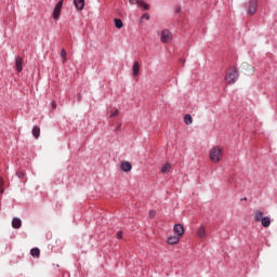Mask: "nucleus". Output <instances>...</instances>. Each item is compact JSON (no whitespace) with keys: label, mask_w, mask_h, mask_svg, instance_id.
Returning a JSON list of instances; mask_svg holds the SVG:
<instances>
[{"label":"nucleus","mask_w":277,"mask_h":277,"mask_svg":"<svg viewBox=\"0 0 277 277\" xmlns=\"http://www.w3.org/2000/svg\"><path fill=\"white\" fill-rule=\"evenodd\" d=\"M239 80V70L234 66L233 69L225 75V81L228 85H235Z\"/></svg>","instance_id":"nucleus-1"},{"label":"nucleus","mask_w":277,"mask_h":277,"mask_svg":"<svg viewBox=\"0 0 277 277\" xmlns=\"http://www.w3.org/2000/svg\"><path fill=\"white\" fill-rule=\"evenodd\" d=\"M209 157L213 163H219V161L222 159V148L213 147L210 149Z\"/></svg>","instance_id":"nucleus-2"},{"label":"nucleus","mask_w":277,"mask_h":277,"mask_svg":"<svg viewBox=\"0 0 277 277\" xmlns=\"http://www.w3.org/2000/svg\"><path fill=\"white\" fill-rule=\"evenodd\" d=\"M64 5V0H60L54 9H53V13H52V18H54V21H57L60 18V14H62V8Z\"/></svg>","instance_id":"nucleus-3"},{"label":"nucleus","mask_w":277,"mask_h":277,"mask_svg":"<svg viewBox=\"0 0 277 277\" xmlns=\"http://www.w3.org/2000/svg\"><path fill=\"white\" fill-rule=\"evenodd\" d=\"M258 8H259V1L249 0L247 13L250 14L251 16H254V14H256Z\"/></svg>","instance_id":"nucleus-4"},{"label":"nucleus","mask_w":277,"mask_h":277,"mask_svg":"<svg viewBox=\"0 0 277 277\" xmlns=\"http://www.w3.org/2000/svg\"><path fill=\"white\" fill-rule=\"evenodd\" d=\"M170 40H172V32L170 30L164 29L161 31L160 42L163 44L168 43Z\"/></svg>","instance_id":"nucleus-5"},{"label":"nucleus","mask_w":277,"mask_h":277,"mask_svg":"<svg viewBox=\"0 0 277 277\" xmlns=\"http://www.w3.org/2000/svg\"><path fill=\"white\" fill-rule=\"evenodd\" d=\"M173 232L177 235V237H183V235H185V227H183L182 224H175Z\"/></svg>","instance_id":"nucleus-6"},{"label":"nucleus","mask_w":277,"mask_h":277,"mask_svg":"<svg viewBox=\"0 0 277 277\" xmlns=\"http://www.w3.org/2000/svg\"><path fill=\"white\" fill-rule=\"evenodd\" d=\"M179 241H181V236H170L167 239V243H169L170 246H174L176 243H179Z\"/></svg>","instance_id":"nucleus-7"},{"label":"nucleus","mask_w":277,"mask_h":277,"mask_svg":"<svg viewBox=\"0 0 277 277\" xmlns=\"http://www.w3.org/2000/svg\"><path fill=\"white\" fill-rule=\"evenodd\" d=\"M15 66H16L17 72H23V58H21L19 56H16Z\"/></svg>","instance_id":"nucleus-8"},{"label":"nucleus","mask_w":277,"mask_h":277,"mask_svg":"<svg viewBox=\"0 0 277 277\" xmlns=\"http://www.w3.org/2000/svg\"><path fill=\"white\" fill-rule=\"evenodd\" d=\"M121 170L122 172H131V170H133V166L129 161L122 162Z\"/></svg>","instance_id":"nucleus-9"},{"label":"nucleus","mask_w":277,"mask_h":277,"mask_svg":"<svg viewBox=\"0 0 277 277\" xmlns=\"http://www.w3.org/2000/svg\"><path fill=\"white\" fill-rule=\"evenodd\" d=\"M21 226H23V221L19 217H13L12 227L18 229Z\"/></svg>","instance_id":"nucleus-10"},{"label":"nucleus","mask_w":277,"mask_h":277,"mask_svg":"<svg viewBox=\"0 0 277 277\" xmlns=\"http://www.w3.org/2000/svg\"><path fill=\"white\" fill-rule=\"evenodd\" d=\"M75 8L78 10H83L85 8V0H74Z\"/></svg>","instance_id":"nucleus-11"},{"label":"nucleus","mask_w":277,"mask_h":277,"mask_svg":"<svg viewBox=\"0 0 277 277\" xmlns=\"http://www.w3.org/2000/svg\"><path fill=\"white\" fill-rule=\"evenodd\" d=\"M140 75V63L135 62L132 67V76L137 77Z\"/></svg>","instance_id":"nucleus-12"},{"label":"nucleus","mask_w":277,"mask_h":277,"mask_svg":"<svg viewBox=\"0 0 277 277\" xmlns=\"http://www.w3.org/2000/svg\"><path fill=\"white\" fill-rule=\"evenodd\" d=\"M260 222H262V226H264V228H268L272 224L269 216H264Z\"/></svg>","instance_id":"nucleus-13"},{"label":"nucleus","mask_w":277,"mask_h":277,"mask_svg":"<svg viewBox=\"0 0 277 277\" xmlns=\"http://www.w3.org/2000/svg\"><path fill=\"white\" fill-rule=\"evenodd\" d=\"M31 133H32L35 140H38V137H40V127L35 126V127L32 128Z\"/></svg>","instance_id":"nucleus-14"},{"label":"nucleus","mask_w":277,"mask_h":277,"mask_svg":"<svg viewBox=\"0 0 277 277\" xmlns=\"http://www.w3.org/2000/svg\"><path fill=\"white\" fill-rule=\"evenodd\" d=\"M263 211L261 210H255V213H254V220L256 222H261L263 220Z\"/></svg>","instance_id":"nucleus-15"},{"label":"nucleus","mask_w":277,"mask_h":277,"mask_svg":"<svg viewBox=\"0 0 277 277\" xmlns=\"http://www.w3.org/2000/svg\"><path fill=\"white\" fill-rule=\"evenodd\" d=\"M198 237L201 239L207 237V230L205 229V226H200L197 232Z\"/></svg>","instance_id":"nucleus-16"},{"label":"nucleus","mask_w":277,"mask_h":277,"mask_svg":"<svg viewBox=\"0 0 277 277\" xmlns=\"http://www.w3.org/2000/svg\"><path fill=\"white\" fill-rule=\"evenodd\" d=\"M136 5H141V8H143L146 11L150 10V5L148 3H146V1H144V0H138Z\"/></svg>","instance_id":"nucleus-17"},{"label":"nucleus","mask_w":277,"mask_h":277,"mask_svg":"<svg viewBox=\"0 0 277 277\" xmlns=\"http://www.w3.org/2000/svg\"><path fill=\"white\" fill-rule=\"evenodd\" d=\"M114 23H115V27L117 29H122V27H124V24L122 23V19H120V18H115Z\"/></svg>","instance_id":"nucleus-18"},{"label":"nucleus","mask_w":277,"mask_h":277,"mask_svg":"<svg viewBox=\"0 0 277 277\" xmlns=\"http://www.w3.org/2000/svg\"><path fill=\"white\" fill-rule=\"evenodd\" d=\"M172 169V164H170L169 162H167L166 164H163L161 167V173L166 174V172H170V170Z\"/></svg>","instance_id":"nucleus-19"},{"label":"nucleus","mask_w":277,"mask_h":277,"mask_svg":"<svg viewBox=\"0 0 277 277\" xmlns=\"http://www.w3.org/2000/svg\"><path fill=\"white\" fill-rule=\"evenodd\" d=\"M184 122L185 124H192L194 122V119L192 118V115L187 114L184 116Z\"/></svg>","instance_id":"nucleus-20"},{"label":"nucleus","mask_w":277,"mask_h":277,"mask_svg":"<svg viewBox=\"0 0 277 277\" xmlns=\"http://www.w3.org/2000/svg\"><path fill=\"white\" fill-rule=\"evenodd\" d=\"M30 254H31V256H40V249H38V248H32L31 250H30Z\"/></svg>","instance_id":"nucleus-21"},{"label":"nucleus","mask_w":277,"mask_h":277,"mask_svg":"<svg viewBox=\"0 0 277 277\" xmlns=\"http://www.w3.org/2000/svg\"><path fill=\"white\" fill-rule=\"evenodd\" d=\"M66 55H67V52L65 49H62L61 51V57L63 60V64H66Z\"/></svg>","instance_id":"nucleus-22"},{"label":"nucleus","mask_w":277,"mask_h":277,"mask_svg":"<svg viewBox=\"0 0 277 277\" xmlns=\"http://www.w3.org/2000/svg\"><path fill=\"white\" fill-rule=\"evenodd\" d=\"M16 176L17 179H21V180L25 179V171H17Z\"/></svg>","instance_id":"nucleus-23"},{"label":"nucleus","mask_w":277,"mask_h":277,"mask_svg":"<svg viewBox=\"0 0 277 277\" xmlns=\"http://www.w3.org/2000/svg\"><path fill=\"white\" fill-rule=\"evenodd\" d=\"M141 18L142 21H150V15H148V13H144Z\"/></svg>","instance_id":"nucleus-24"},{"label":"nucleus","mask_w":277,"mask_h":277,"mask_svg":"<svg viewBox=\"0 0 277 277\" xmlns=\"http://www.w3.org/2000/svg\"><path fill=\"white\" fill-rule=\"evenodd\" d=\"M119 110L116 109L114 113L110 114L109 118H116V116H118Z\"/></svg>","instance_id":"nucleus-25"},{"label":"nucleus","mask_w":277,"mask_h":277,"mask_svg":"<svg viewBox=\"0 0 277 277\" xmlns=\"http://www.w3.org/2000/svg\"><path fill=\"white\" fill-rule=\"evenodd\" d=\"M3 180L0 177V194H3Z\"/></svg>","instance_id":"nucleus-26"},{"label":"nucleus","mask_w":277,"mask_h":277,"mask_svg":"<svg viewBox=\"0 0 277 277\" xmlns=\"http://www.w3.org/2000/svg\"><path fill=\"white\" fill-rule=\"evenodd\" d=\"M138 2L140 0H129V3H131V5H137Z\"/></svg>","instance_id":"nucleus-27"},{"label":"nucleus","mask_w":277,"mask_h":277,"mask_svg":"<svg viewBox=\"0 0 277 277\" xmlns=\"http://www.w3.org/2000/svg\"><path fill=\"white\" fill-rule=\"evenodd\" d=\"M157 215V212L155 210L149 211V217H155Z\"/></svg>","instance_id":"nucleus-28"},{"label":"nucleus","mask_w":277,"mask_h":277,"mask_svg":"<svg viewBox=\"0 0 277 277\" xmlns=\"http://www.w3.org/2000/svg\"><path fill=\"white\" fill-rule=\"evenodd\" d=\"M175 12H176V14H181V12H182L181 6H175Z\"/></svg>","instance_id":"nucleus-29"},{"label":"nucleus","mask_w":277,"mask_h":277,"mask_svg":"<svg viewBox=\"0 0 277 277\" xmlns=\"http://www.w3.org/2000/svg\"><path fill=\"white\" fill-rule=\"evenodd\" d=\"M117 238H118V239H122V230H119V232L117 233Z\"/></svg>","instance_id":"nucleus-30"},{"label":"nucleus","mask_w":277,"mask_h":277,"mask_svg":"<svg viewBox=\"0 0 277 277\" xmlns=\"http://www.w3.org/2000/svg\"><path fill=\"white\" fill-rule=\"evenodd\" d=\"M52 106L57 107V103L53 102Z\"/></svg>","instance_id":"nucleus-31"},{"label":"nucleus","mask_w":277,"mask_h":277,"mask_svg":"<svg viewBox=\"0 0 277 277\" xmlns=\"http://www.w3.org/2000/svg\"><path fill=\"white\" fill-rule=\"evenodd\" d=\"M241 200H248V198H246V197H245V198H243V199H241Z\"/></svg>","instance_id":"nucleus-32"}]
</instances>
